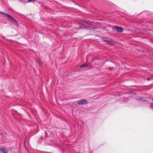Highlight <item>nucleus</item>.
<instances>
[{"label":"nucleus","instance_id":"obj_9","mask_svg":"<svg viewBox=\"0 0 153 153\" xmlns=\"http://www.w3.org/2000/svg\"><path fill=\"white\" fill-rule=\"evenodd\" d=\"M103 40L104 42H106L109 43H111V42L107 39H103Z\"/></svg>","mask_w":153,"mask_h":153},{"label":"nucleus","instance_id":"obj_3","mask_svg":"<svg viewBox=\"0 0 153 153\" xmlns=\"http://www.w3.org/2000/svg\"><path fill=\"white\" fill-rule=\"evenodd\" d=\"M83 23L84 24H81V25L82 26V27H80L81 29H84L86 28L87 27V26L85 24L88 25L90 24V22L88 21H86L85 20H84L83 21Z\"/></svg>","mask_w":153,"mask_h":153},{"label":"nucleus","instance_id":"obj_1","mask_svg":"<svg viewBox=\"0 0 153 153\" xmlns=\"http://www.w3.org/2000/svg\"><path fill=\"white\" fill-rule=\"evenodd\" d=\"M0 13L4 15L5 16L9 18L12 22H14L16 24H17V21L15 20V19L11 15L2 12H0Z\"/></svg>","mask_w":153,"mask_h":153},{"label":"nucleus","instance_id":"obj_8","mask_svg":"<svg viewBox=\"0 0 153 153\" xmlns=\"http://www.w3.org/2000/svg\"><path fill=\"white\" fill-rule=\"evenodd\" d=\"M88 66V65L87 64L85 63L84 64L80 65V67H81V68H83V67H87Z\"/></svg>","mask_w":153,"mask_h":153},{"label":"nucleus","instance_id":"obj_4","mask_svg":"<svg viewBox=\"0 0 153 153\" xmlns=\"http://www.w3.org/2000/svg\"><path fill=\"white\" fill-rule=\"evenodd\" d=\"M114 29L118 32L120 33L123 31V28L121 27L115 26L114 27Z\"/></svg>","mask_w":153,"mask_h":153},{"label":"nucleus","instance_id":"obj_13","mask_svg":"<svg viewBox=\"0 0 153 153\" xmlns=\"http://www.w3.org/2000/svg\"><path fill=\"white\" fill-rule=\"evenodd\" d=\"M152 100L153 101V98L152 99Z\"/></svg>","mask_w":153,"mask_h":153},{"label":"nucleus","instance_id":"obj_11","mask_svg":"<svg viewBox=\"0 0 153 153\" xmlns=\"http://www.w3.org/2000/svg\"><path fill=\"white\" fill-rule=\"evenodd\" d=\"M147 79L148 80H151V78H149V77H147Z\"/></svg>","mask_w":153,"mask_h":153},{"label":"nucleus","instance_id":"obj_10","mask_svg":"<svg viewBox=\"0 0 153 153\" xmlns=\"http://www.w3.org/2000/svg\"><path fill=\"white\" fill-rule=\"evenodd\" d=\"M150 106L152 108H153V104H151Z\"/></svg>","mask_w":153,"mask_h":153},{"label":"nucleus","instance_id":"obj_12","mask_svg":"<svg viewBox=\"0 0 153 153\" xmlns=\"http://www.w3.org/2000/svg\"><path fill=\"white\" fill-rule=\"evenodd\" d=\"M21 2H22V3L24 4V1H23V0H22V1H21Z\"/></svg>","mask_w":153,"mask_h":153},{"label":"nucleus","instance_id":"obj_2","mask_svg":"<svg viewBox=\"0 0 153 153\" xmlns=\"http://www.w3.org/2000/svg\"><path fill=\"white\" fill-rule=\"evenodd\" d=\"M77 102V103L80 105L87 104L88 103L87 100L84 99L79 100Z\"/></svg>","mask_w":153,"mask_h":153},{"label":"nucleus","instance_id":"obj_5","mask_svg":"<svg viewBox=\"0 0 153 153\" xmlns=\"http://www.w3.org/2000/svg\"><path fill=\"white\" fill-rule=\"evenodd\" d=\"M136 99L137 100L140 101L142 102H147L146 100L144 99L143 97H139L138 98H137Z\"/></svg>","mask_w":153,"mask_h":153},{"label":"nucleus","instance_id":"obj_7","mask_svg":"<svg viewBox=\"0 0 153 153\" xmlns=\"http://www.w3.org/2000/svg\"><path fill=\"white\" fill-rule=\"evenodd\" d=\"M36 60L37 63L39 65H41L42 64V63L41 61L40 60V59L39 58H37L36 59Z\"/></svg>","mask_w":153,"mask_h":153},{"label":"nucleus","instance_id":"obj_6","mask_svg":"<svg viewBox=\"0 0 153 153\" xmlns=\"http://www.w3.org/2000/svg\"><path fill=\"white\" fill-rule=\"evenodd\" d=\"M0 151H1L3 153H7V151L4 148L0 147Z\"/></svg>","mask_w":153,"mask_h":153}]
</instances>
